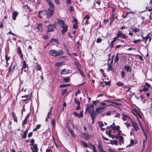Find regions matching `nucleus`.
I'll return each mask as SVG.
<instances>
[{"instance_id":"1","label":"nucleus","mask_w":152,"mask_h":152,"mask_svg":"<svg viewBox=\"0 0 152 152\" xmlns=\"http://www.w3.org/2000/svg\"><path fill=\"white\" fill-rule=\"evenodd\" d=\"M49 6L48 9V17H50L54 14V6L52 3L51 0H46Z\"/></svg>"},{"instance_id":"2","label":"nucleus","mask_w":152,"mask_h":152,"mask_svg":"<svg viewBox=\"0 0 152 152\" xmlns=\"http://www.w3.org/2000/svg\"><path fill=\"white\" fill-rule=\"evenodd\" d=\"M57 22L59 25L63 29L61 31L62 33L64 35L68 30V26L65 23L64 20H62L58 19L57 20Z\"/></svg>"},{"instance_id":"3","label":"nucleus","mask_w":152,"mask_h":152,"mask_svg":"<svg viewBox=\"0 0 152 152\" xmlns=\"http://www.w3.org/2000/svg\"><path fill=\"white\" fill-rule=\"evenodd\" d=\"M63 51L61 50L57 51L55 50L52 49L49 52V55L54 57L61 56L63 55Z\"/></svg>"},{"instance_id":"4","label":"nucleus","mask_w":152,"mask_h":152,"mask_svg":"<svg viewBox=\"0 0 152 152\" xmlns=\"http://www.w3.org/2000/svg\"><path fill=\"white\" fill-rule=\"evenodd\" d=\"M143 32H142L140 33V34L141 35V37L142 39L144 40V42L145 43H146V42L147 41L148 39H149V42H150L151 41V38L152 37V36L151 34L150 33H148L147 35L145 37H143L142 36V33H143Z\"/></svg>"},{"instance_id":"5","label":"nucleus","mask_w":152,"mask_h":152,"mask_svg":"<svg viewBox=\"0 0 152 152\" xmlns=\"http://www.w3.org/2000/svg\"><path fill=\"white\" fill-rule=\"evenodd\" d=\"M86 111L88 112L89 113H91L94 112V105L92 104H87L86 109Z\"/></svg>"},{"instance_id":"6","label":"nucleus","mask_w":152,"mask_h":152,"mask_svg":"<svg viewBox=\"0 0 152 152\" xmlns=\"http://www.w3.org/2000/svg\"><path fill=\"white\" fill-rule=\"evenodd\" d=\"M48 10L47 12L45 10H42L41 11H39V16L40 18H42L44 16H46V14H47V18H49L50 17H48Z\"/></svg>"},{"instance_id":"7","label":"nucleus","mask_w":152,"mask_h":152,"mask_svg":"<svg viewBox=\"0 0 152 152\" xmlns=\"http://www.w3.org/2000/svg\"><path fill=\"white\" fill-rule=\"evenodd\" d=\"M16 64L13 62L11 63L9 68L8 72L11 74L15 70Z\"/></svg>"},{"instance_id":"8","label":"nucleus","mask_w":152,"mask_h":152,"mask_svg":"<svg viewBox=\"0 0 152 152\" xmlns=\"http://www.w3.org/2000/svg\"><path fill=\"white\" fill-rule=\"evenodd\" d=\"M130 121L132 126L133 127L134 130L135 131L137 132L139 129V127L137 124L131 120H130Z\"/></svg>"},{"instance_id":"9","label":"nucleus","mask_w":152,"mask_h":152,"mask_svg":"<svg viewBox=\"0 0 152 152\" xmlns=\"http://www.w3.org/2000/svg\"><path fill=\"white\" fill-rule=\"evenodd\" d=\"M116 37L118 38L119 37L126 39V37L125 34H123L121 31H118L116 34Z\"/></svg>"},{"instance_id":"10","label":"nucleus","mask_w":152,"mask_h":152,"mask_svg":"<svg viewBox=\"0 0 152 152\" xmlns=\"http://www.w3.org/2000/svg\"><path fill=\"white\" fill-rule=\"evenodd\" d=\"M104 107H100L96 108V112L97 114L101 113L104 111Z\"/></svg>"},{"instance_id":"11","label":"nucleus","mask_w":152,"mask_h":152,"mask_svg":"<svg viewBox=\"0 0 152 152\" xmlns=\"http://www.w3.org/2000/svg\"><path fill=\"white\" fill-rule=\"evenodd\" d=\"M82 137L86 140H88L90 138V136L87 133H85L82 134Z\"/></svg>"},{"instance_id":"12","label":"nucleus","mask_w":152,"mask_h":152,"mask_svg":"<svg viewBox=\"0 0 152 152\" xmlns=\"http://www.w3.org/2000/svg\"><path fill=\"white\" fill-rule=\"evenodd\" d=\"M83 111L82 110L81 111L79 114H78L76 112H74V115L78 118H82L83 116Z\"/></svg>"},{"instance_id":"13","label":"nucleus","mask_w":152,"mask_h":152,"mask_svg":"<svg viewBox=\"0 0 152 152\" xmlns=\"http://www.w3.org/2000/svg\"><path fill=\"white\" fill-rule=\"evenodd\" d=\"M150 87V85L147 83H145V85L143 88L144 91L146 92L148 90L149 88Z\"/></svg>"},{"instance_id":"14","label":"nucleus","mask_w":152,"mask_h":152,"mask_svg":"<svg viewBox=\"0 0 152 152\" xmlns=\"http://www.w3.org/2000/svg\"><path fill=\"white\" fill-rule=\"evenodd\" d=\"M89 115H90L91 117V118L92 120V121H94L95 119L96 114V112H93L91 113H89Z\"/></svg>"},{"instance_id":"15","label":"nucleus","mask_w":152,"mask_h":152,"mask_svg":"<svg viewBox=\"0 0 152 152\" xmlns=\"http://www.w3.org/2000/svg\"><path fill=\"white\" fill-rule=\"evenodd\" d=\"M119 139L118 141L119 142V144L120 145H121L124 144V138L122 136H120L118 137Z\"/></svg>"},{"instance_id":"16","label":"nucleus","mask_w":152,"mask_h":152,"mask_svg":"<svg viewBox=\"0 0 152 152\" xmlns=\"http://www.w3.org/2000/svg\"><path fill=\"white\" fill-rule=\"evenodd\" d=\"M30 116V114L29 113L26 116V118H25L24 120L22 123V124L23 127L25 128V126H24L25 124L27 122V121L28 119L29 118Z\"/></svg>"},{"instance_id":"17","label":"nucleus","mask_w":152,"mask_h":152,"mask_svg":"<svg viewBox=\"0 0 152 152\" xmlns=\"http://www.w3.org/2000/svg\"><path fill=\"white\" fill-rule=\"evenodd\" d=\"M31 149L32 150V151H37L38 150V149L37 148V144H35L34 145L31 146Z\"/></svg>"},{"instance_id":"18","label":"nucleus","mask_w":152,"mask_h":152,"mask_svg":"<svg viewBox=\"0 0 152 152\" xmlns=\"http://www.w3.org/2000/svg\"><path fill=\"white\" fill-rule=\"evenodd\" d=\"M27 65H26L25 61H24L23 63V66L21 69V71L22 72L23 70L25 72H26L27 69L26 68ZM22 72H21L22 74Z\"/></svg>"},{"instance_id":"19","label":"nucleus","mask_w":152,"mask_h":152,"mask_svg":"<svg viewBox=\"0 0 152 152\" xmlns=\"http://www.w3.org/2000/svg\"><path fill=\"white\" fill-rule=\"evenodd\" d=\"M54 30L53 26L52 25H50L48 26V32L53 31Z\"/></svg>"},{"instance_id":"20","label":"nucleus","mask_w":152,"mask_h":152,"mask_svg":"<svg viewBox=\"0 0 152 152\" xmlns=\"http://www.w3.org/2000/svg\"><path fill=\"white\" fill-rule=\"evenodd\" d=\"M69 70L68 69H63L61 72V74L65 75L69 73Z\"/></svg>"},{"instance_id":"21","label":"nucleus","mask_w":152,"mask_h":152,"mask_svg":"<svg viewBox=\"0 0 152 152\" xmlns=\"http://www.w3.org/2000/svg\"><path fill=\"white\" fill-rule=\"evenodd\" d=\"M12 116L13 119L14 121L17 123L18 122L17 117H16L15 114L14 112L12 113Z\"/></svg>"},{"instance_id":"22","label":"nucleus","mask_w":152,"mask_h":152,"mask_svg":"<svg viewBox=\"0 0 152 152\" xmlns=\"http://www.w3.org/2000/svg\"><path fill=\"white\" fill-rule=\"evenodd\" d=\"M124 68L125 69H126L127 72H131L132 69L129 66L127 65H125L124 66Z\"/></svg>"},{"instance_id":"23","label":"nucleus","mask_w":152,"mask_h":152,"mask_svg":"<svg viewBox=\"0 0 152 152\" xmlns=\"http://www.w3.org/2000/svg\"><path fill=\"white\" fill-rule=\"evenodd\" d=\"M18 15V13L16 12H14L12 13V19L14 20H15L16 17Z\"/></svg>"},{"instance_id":"24","label":"nucleus","mask_w":152,"mask_h":152,"mask_svg":"<svg viewBox=\"0 0 152 152\" xmlns=\"http://www.w3.org/2000/svg\"><path fill=\"white\" fill-rule=\"evenodd\" d=\"M131 111L132 113L136 117H137V114L138 113V110L136 109H133L131 110Z\"/></svg>"},{"instance_id":"25","label":"nucleus","mask_w":152,"mask_h":152,"mask_svg":"<svg viewBox=\"0 0 152 152\" xmlns=\"http://www.w3.org/2000/svg\"><path fill=\"white\" fill-rule=\"evenodd\" d=\"M123 117L122 119L124 121H125L128 118H129V117L126 114H123Z\"/></svg>"},{"instance_id":"26","label":"nucleus","mask_w":152,"mask_h":152,"mask_svg":"<svg viewBox=\"0 0 152 152\" xmlns=\"http://www.w3.org/2000/svg\"><path fill=\"white\" fill-rule=\"evenodd\" d=\"M97 148L98 150L100 152H106V151H104V150L102 149L101 145H98Z\"/></svg>"},{"instance_id":"27","label":"nucleus","mask_w":152,"mask_h":152,"mask_svg":"<svg viewBox=\"0 0 152 152\" xmlns=\"http://www.w3.org/2000/svg\"><path fill=\"white\" fill-rule=\"evenodd\" d=\"M107 66H108V67L107 69V71L108 72L110 71H111V70L112 71L113 70L112 67V66L111 65V64H108Z\"/></svg>"},{"instance_id":"28","label":"nucleus","mask_w":152,"mask_h":152,"mask_svg":"<svg viewBox=\"0 0 152 152\" xmlns=\"http://www.w3.org/2000/svg\"><path fill=\"white\" fill-rule=\"evenodd\" d=\"M131 29L133 32H134L135 33L139 31H140V29L139 28H130Z\"/></svg>"},{"instance_id":"29","label":"nucleus","mask_w":152,"mask_h":152,"mask_svg":"<svg viewBox=\"0 0 152 152\" xmlns=\"http://www.w3.org/2000/svg\"><path fill=\"white\" fill-rule=\"evenodd\" d=\"M69 80V77H65L63 78V81L65 83H67Z\"/></svg>"},{"instance_id":"30","label":"nucleus","mask_w":152,"mask_h":152,"mask_svg":"<svg viewBox=\"0 0 152 152\" xmlns=\"http://www.w3.org/2000/svg\"><path fill=\"white\" fill-rule=\"evenodd\" d=\"M28 130L26 129L24 132L23 134L22 137V138L23 139H25L26 137L27 133H28Z\"/></svg>"},{"instance_id":"31","label":"nucleus","mask_w":152,"mask_h":152,"mask_svg":"<svg viewBox=\"0 0 152 152\" xmlns=\"http://www.w3.org/2000/svg\"><path fill=\"white\" fill-rule=\"evenodd\" d=\"M116 84L117 86L119 87L122 86L124 85V84L121 82H118L116 83Z\"/></svg>"},{"instance_id":"32","label":"nucleus","mask_w":152,"mask_h":152,"mask_svg":"<svg viewBox=\"0 0 152 152\" xmlns=\"http://www.w3.org/2000/svg\"><path fill=\"white\" fill-rule=\"evenodd\" d=\"M41 127V125L40 124L37 125L36 126V127L33 130V131H37V129H38L40 128Z\"/></svg>"},{"instance_id":"33","label":"nucleus","mask_w":152,"mask_h":152,"mask_svg":"<svg viewBox=\"0 0 152 152\" xmlns=\"http://www.w3.org/2000/svg\"><path fill=\"white\" fill-rule=\"evenodd\" d=\"M50 42H55L56 43L58 44V41L57 39H55L54 38H52L50 40Z\"/></svg>"},{"instance_id":"34","label":"nucleus","mask_w":152,"mask_h":152,"mask_svg":"<svg viewBox=\"0 0 152 152\" xmlns=\"http://www.w3.org/2000/svg\"><path fill=\"white\" fill-rule=\"evenodd\" d=\"M75 102V104H77V105H80V102L78 99H77L76 98L74 99Z\"/></svg>"},{"instance_id":"35","label":"nucleus","mask_w":152,"mask_h":152,"mask_svg":"<svg viewBox=\"0 0 152 152\" xmlns=\"http://www.w3.org/2000/svg\"><path fill=\"white\" fill-rule=\"evenodd\" d=\"M120 126H114L112 128V129L113 130H119Z\"/></svg>"},{"instance_id":"36","label":"nucleus","mask_w":152,"mask_h":152,"mask_svg":"<svg viewBox=\"0 0 152 152\" xmlns=\"http://www.w3.org/2000/svg\"><path fill=\"white\" fill-rule=\"evenodd\" d=\"M36 67L37 68V70L41 71L42 70V67L39 64H37Z\"/></svg>"},{"instance_id":"37","label":"nucleus","mask_w":152,"mask_h":152,"mask_svg":"<svg viewBox=\"0 0 152 152\" xmlns=\"http://www.w3.org/2000/svg\"><path fill=\"white\" fill-rule=\"evenodd\" d=\"M115 19V16L114 14H112V16L110 18V22H113Z\"/></svg>"},{"instance_id":"38","label":"nucleus","mask_w":152,"mask_h":152,"mask_svg":"<svg viewBox=\"0 0 152 152\" xmlns=\"http://www.w3.org/2000/svg\"><path fill=\"white\" fill-rule=\"evenodd\" d=\"M111 143L112 145L115 144V145H117V141L116 140H110Z\"/></svg>"},{"instance_id":"39","label":"nucleus","mask_w":152,"mask_h":152,"mask_svg":"<svg viewBox=\"0 0 152 152\" xmlns=\"http://www.w3.org/2000/svg\"><path fill=\"white\" fill-rule=\"evenodd\" d=\"M137 143V142L135 141H134L133 140H130V143L129 145H134V144Z\"/></svg>"},{"instance_id":"40","label":"nucleus","mask_w":152,"mask_h":152,"mask_svg":"<svg viewBox=\"0 0 152 152\" xmlns=\"http://www.w3.org/2000/svg\"><path fill=\"white\" fill-rule=\"evenodd\" d=\"M118 55L119 53H117L116 56L115 58V62H117L119 60V58H118Z\"/></svg>"},{"instance_id":"41","label":"nucleus","mask_w":152,"mask_h":152,"mask_svg":"<svg viewBox=\"0 0 152 152\" xmlns=\"http://www.w3.org/2000/svg\"><path fill=\"white\" fill-rule=\"evenodd\" d=\"M79 73L83 77H85V75L84 74V72L82 71L81 70L78 71Z\"/></svg>"},{"instance_id":"42","label":"nucleus","mask_w":152,"mask_h":152,"mask_svg":"<svg viewBox=\"0 0 152 152\" xmlns=\"http://www.w3.org/2000/svg\"><path fill=\"white\" fill-rule=\"evenodd\" d=\"M80 142L85 147H88V145L84 141H80Z\"/></svg>"},{"instance_id":"43","label":"nucleus","mask_w":152,"mask_h":152,"mask_svg":"<svg viewBox=\"0 0 152 152\" xmlns=\"http://www.w3.org/2000/svg\"><path fill=\"white\" fill-rule=\"evenodd\" d=\"M112 103L113 104H115L118 106H121V104L115 102H112Z\"/></svg>"},{"instance_id":"44","label":"nucleus","mask_w":152,"mask_h":152,"mask_svg":"<svg viewBox=\"0 0 152 152\" xmlns=\"http://www.w3.org/2000/svg\"><path fill=\"white\" fill-rule=\"evenodd\" d=\"M51 124H52V125L55 126H56V121L54 119H53L52 121H51Z\"/></svg>"},{"instance_id":"45","label":"nucleus","mask_w":152,"mask_h":152,"mask_svg":"<svg viewBox=\"0 0 152 152\" xmlns=\"http://www.w3.org/2000/svg\"><path fill=\"white\" fill-rule=\"evenodd\" d=\"M101 0H95V3H96L99 6L101 4Z\"/></svg>"},{"instance_id":"46","label":"nucleus","mask_w":152,"mask_h":152,"mask_svg":"<svg viewBox=\"0 0 152 152\" xmlns=\"http://www.w3.org/2000/svg\"><path fill=\"white\" fill-rule=\"evenodd\" d=\"M67 92V90L66 89L63 90L62 93V95H64Z\"/></svg>"},{"instance_id":"47","label":"nucleus","mask_w":152,"mask_h":152,"mask_svg":"<svg viewBox=\"0 0 152 152\" xmlns=\"http://www.w3.org/2000/svg\"><path fill=\"white\" fill-rule=\"evenodd\" d=\"M5 58L6 59V61H8L9 60H10V56L8 57L7 56V55L6 54L5 55Z\"/></svg>"},{"instance_id":"48","label":"nucleus","mask_w":152,"mask_h":152,"mask_svg":"<svg viewBox=\"0 0 152 152\" xmlns=\"http://www.w3.org/2000/svg\"><path fill=\"white\" fill-rule=\"evenodd\" d=\"M121 77L122 78H124L125 76V73L124 71H122L121 72Z\"/></svg>"},{"instance_id":"49","label":"nucleus","mask_w":152,"mask_h":152,"mask_svg":"<svg viewBox=\"0 0 152 152\" xmlns=\"http://www.w3.org/2000/svg\"><path fill=\"white\" fill-rule=\"evenodd\" d=\"M17 52L19 54H21V53H22L20 48V47L18 48Z\"/></svg>"},{"instance_id":"50","label":"nucleus","mask_w":152,"mask_h":152,"mask_svg":"<svg viewBox=\"0 0 152 152\" xmlns=\"http://www.w3.org/2000/svg\"><path fill=\"white\" fill-rule=\"evenodd\" d=\"M90 18L89 16L88 15H86L83 18L84 20L85 19L86 20H88Z\"/></svg>"},{"instance_id":"51","label":"nucleus","mask_w":152,"mask_h":152,"mask_svg":"<svg viewBox=\"0 0 152 152\" xmlns=\"http://www.w3.org/2000/svg\"><path fill=\"white\" fill-rule=\"evenodd\" d=\"M69 10L70 12H72L74 11V8L72 6H71L69 7Z\"/></svg>"},{"instance_id":"52","label":"nucleus","mask_w":152,"mask_h":152,"mask_svg":"<svg viewBox=\"0 0 152 152\" xmlns=\"http://www.w3.org/2000/svg\"><path fill=\"white\" fill-rule=\"evenodd\" d=\"M62 63L61 62H57L55 64V65L56 66H59Z\"/></svg>"},{"instance_id":"53","label":"nucleus","mask_w":152,"mask_h":152,"mask_svg":"<svg viewBox=\"0 0 152 152\" xmlns=\"http://www.w3.org/2000/svg\"><path fill=\"white\" fill-rule=\"evenodd\" d=\"M34 139H32L30 141L31 145L32 146L33 145H34Z\"/></svg>"},{"instance_id":"54","label":"nucleus","mask_w":152,"mask_h":152,"mask_svg":"<svg viewBox=\"0 0 152 152\" xmlns=\"http://www.w3.org/2000/svg\"><path fill=\"white\" fill-rule=\"evenodd\" d=\"M42 28V25L41 24H39L37 26V28L39 30H41Z\"/></svg>"},{"instance_id":"55","label":"nucleus","mask_w":152,"mask_h":152,"mask_svg":"<svg viewBox=\"0 0 152 152\" xmlns=\"http://www.w3.org/2000/svg\"><path fill=\"white\" fill-rule=\"evenodd\" d=\"M51 113L52 112L51 110H50L48 113L47 116H48V118H50V116L51 114Z\"/></svg>"},{"instance_id":"56","label":"nucleus","mask_w":152,"mask_h":152,"mask_svg":"<svg viewBox=\"0 0 152 152\" xmlns=\"http://www.w3.org/2000/svg\"><path fill=\"white\" fill-rule=\"evenodd\" d=\"M111 130L110 129L108 131V133L107 135H109V137H111L112 135L111 134Z\"/></svg>"},{"instance_id":"57","label":"nucleus","mask_w":152,"mask_h":152,"mask_svg":"<svg viewBox=\"0 0 152 152\" xmlns=\"http://www.w3.org/2000/svg\"><path fill=\"white\" fill-rule=\"evenodd\" d=\"M73 23H74V24H77V20L76 19L74 18L73 21Z\"/></svg>"},{"instance_id":"58","label":"nucleus","mask_w":152,"mask_h":152,"mask_svg":"<svg viewBox=\"0 0 152 152\" xmlns=\"http://www.w3.org/2000/svg\"><path fill=\"white\" fill-rule=\"evenodd\" d=\"M99 102V101L98 100L93 101H92L93 103L95 105H96L97 103Z\"/></svg>"},{"instance_id":"59","label":"nucleus","mask_w":152,"mask_h":152,"mask_svg":"<svg viewBox=\"0 0 152 152\" xmlns=\"http://www.w3.org/2000/svg\"><path fill=\"white\" fill-rule=\"evenodd\" d=\"M140 41H141L140 39H138L137 40H134L133 42L134 43H136L138 42H140Z\"/></svg>"},{"instance_id":"60","label":"nucleus","mask_w":152,"mask_h":152,"mask_svg":"<svg viewBox=\"0 0 152 152\" xmlns=\"http://www.w3.org/2000/svg\"><path fill=\"white\" fill-rule=\"evenodd\" d=\"M114 117H118V118H120V114L119 113H117L116 114V115L114 116Z\"/></svg>"},{"instance_id":"61","label":"nucleus","mask_w":152,"mask_h":152,"mask_svg":"<svg viewBox=\"0 0 152 152\" xmlns=\"http://www.w3.org/2000/svg\"><path fill=\"white\" fill-rule=\"evenodd\" d=\"M111 137H112L113 139H118V137L117 136H115L113 135H112Z\"/></svg>"},{"instance_id":"62","label":"nucleus","mask_w":152,"mask_h":152,"mask_svg":"<svg viewBox=\"0 0 152 152\" xmlns=\"http://www.w3.org/2000/svg\"><path fill=\"white\" fill-rule=\"evenodd\" d=\"M80 105H77L76 107V110H78L80 109Z\"/></svg>"},{"instance_id":"63","label":"nucleus","mask_w":152,"mask_h":152,"mask_svg":"<svg viewBox=\"0 0 152 152\" xmlns=\"http://www.w3.org/2000/svg\"><path fill=\"white\" fill-rule=\"evenodd\" d=\"M114 42L112 41L110 43V47L111 48H113V44Z\"/></svg>"},{"instance_id":"64","label":"nucleus","mask_w":152,"mask_h":152,"mask_svg":"<svg viewBox=\"0 0 152 152\" xmlns=\"http://www.w3.org/2000/svg\"><path fill=\"white\" fill-rule=\"evenodd\" d=\"M102 41V39L101 38H98L96 40V42L97 43H100Z\"/></svg>"}]
</instances>
